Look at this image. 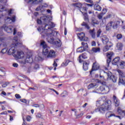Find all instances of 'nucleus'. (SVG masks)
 Segmentation results:
<instances>
[{"mask_svg":"<svg viewBox=\"0 0 125 125\" xmlns=\"http://www.w3.org/2000/svg\"><path fill=\"white\" fill-rule=\"evenodd\" d=\"M108 43H110V45L107 44L104 48L103 51H104V52H106V51H108V50H109V49H110V48H111V47H112V46H113V43L112 42H109Z\"/></svg>","mask_w":125,"mask_h":125,"instance_id":"aec40b11","label":"nucleus"},{"mask_svg":"<svg viewBox=\"0 0 125 125\" xmlns=\"http://www.w3.org/2000/svg\"><path fill=\"white\" fill-rule=\"evenodd\" d=\"M0 71L2 72V73H4L5 70H4V68H0Z\"/></svg>","mask_w":125,"mask_h":125,"instance_id":"69168bd1","label":"nucleus"},{"mask_svg":"<svg viewBox=\"0 0 125 125\" xmlns=\"http://www.w3.org/2000/svg\"><path fill=\"white\" fill-rule=\"evenodd\" d=\"M122 38L121 34H118L117 36V38L118 40H121V38Z\"/></svg>","mask_w":125,"mask_h":125,"instance_id":"603ef678","label":"nucleus"},{"mask_svg":"<svg viewBox=\"0 0 125 125\" xmlns=\"http://www.w3.org/2000/svg\"><path fill=\"white\" fill-rule=\"evenodd\" d=\"M123 43H118L117 44V48L118 50H122L123 49Z\"/></svg>","mask_w":125,"mask_h":125,"instance_id":"c9c22d12","label":"nucleus"},{"mask_svg":"<svg viewBox=\"0 0 125 125\" xmlns=\"http://www.w3.org/2000/svg\"><path fill=\"white\" fill-rule=\"evenodd\" d=\"M81 57H82V58H83V59H86V58H87V56H86V53H83L81 55L79 56V61L80 63H82V62H83Z\"/></svg>","mask_w":125,"mask_h":125,"instance_id":"412c9836","label":"nucleus"},{"mask_svg":"<svg viewBox=\"0 0 125 125\" xmlns=\"http://www.w3.org/2000/svg\"><path fill=\"white\" fill-rule=\"evenodd\" d=\"M101 101H97V106L98 108H96L94 111H91V114H94V112L97 113V112H99L101 114H104L106 111H109L111 107L109 105V103L108 102H105L101 104Z\"/></svg>","mask_w":125,"mask_h":125,"instance_id":"7ed1b4c3","label":"nucleus"},{"mask_svg":"<svg viewBox=\"0 0 125 125\" xmlns=\"http://www.w3.org/2000/svg\"><path fill=\"white\" fill-rule=\"evenodd\" d=\"M36 117L37 118H41V119H42V114L40 113H37L36 115Z\"/></svg>","mask_w":125,"mask_h":125,"instance_id":"864d4df0","label":"nucleus"},{"mask_svg":"<svg viewBox=\"0 0 125 125\" xmlns=\"http://www.w3.org/2000/svg\"><path fill=\"white\" fill-rule=\"evenodd\" d=\"M115 116L114 114L111 113L110 112H108L105 114V117L106 119H109V118H111V117H113Z\"/></svg>","mask_w":125,"mask_h":125,"instance_id":"f704fd0d","label":"nucleus"},{"mask_svg":"<svg viewBox=\"0 0 125 125\" xmlns=\"http://www.w3.org/2000/svg\"><path fill=\"white\" fill-rule=\"evenodd\" d=\"M41 7H42V8L44 7H47V5L46 4H44V5H41Z\"/></svg>","mask_w":125,"mask_h":125,"instance_id":"774afa93","label":"nucleus"},{"mask_svg":"<svg viewBox=\"0 0 125 125\" xmlns=\"http://www.w3.org/2000/svg\"><path fill=\"white\" fill-rule=\"evenodd\" d=\"M15 97H16V98H17V99H20V98H21L20 95H19L18 94H16L15 95Z\"/></svg>","mask_w":125,"mask_h":125,"instance_id":"de8ad7c7","label":"nucleus"},{"mask_svg":"<svg viewBox=\"0 0 125 125\" xmlns=\"http://www.w3.org/2000/svg\"><path fill=\"white\" fill-rule=\"evenodd\" d=\"M104 74H105L106 76L107 77V79H109V80H112L113 83H116L117 82V78L115 77V76L112 75V73L111 72H106L104 71Z\"/></svg>","mask_w":125,"mask_h":125,"instance_id":"1a4fd4ad","label":"nucleus"},{"mask_svg":"<svg viewBox=\"0 0 125 125\" xmlns=\"http://www.w3.org/2000/svg\"><path fill=\"white\" fill-rule=\"evenodd\" d=\"M82 45L83 46L82 47L83 49V50H86L87 48H88V45H87V43H85L84 42H82Z\"/></svg>","mask_w":125,"mask_h":125,"instance_id":"7c9ffc66","label":"nucleus"},{"mask_svg":"<svg viewBox=\"0 0 125 125\" xmlns=\"http://www.w3.org/2000/svg\"><path fill=\"white\" fill-rule=\"evenodd\" d=\"M86 2H88L89 3L91 4H88L86 3H84L83 4L85 7H83V10L84 11H87V7H92V6H93L94 5V4H93V1L92 0H84Z\"/></svg>","mask_w":125,"mask_h":125,"instance_id":"6e6552de","label":"nucleus"},{"mask_svg":"<svg viewBox=\"0 0 125 125\" xmlns=\"http://www.w3.org/2000/svg\"><path fill=\"white\" fill-rule=\"evenodd\" d=\"M20 101L21 102H22V103H27V100L25 99H21Z\"/></svg>","mask_w":125,"mask_h":125,"instance_id":"8fccbe9b","label":"nucleus"},{"mask_svg":"<svg viewBox=\"0 0 125 125\" xmlns=\"http://www.w3.org/2000/svg\"><path fill=\"white\" fill-rule=\"evenodd\" d=\"M113 24L114 21H110V22H108L106 26V30L110 31V30L112 29V26H113Z\"/></svg>","mask_w":125,"mask_h":125,"instance_id":"4be33fe9","label":"nucleus"},{"mask_svg":"<svg viewBox=\"0 0 125 125\" xmlns=\"http://www.w3.org/2000/svg\"><path fill=\"white\" fill-rule=\"evenodd\" d=\"M39 107L40 110H43V109H44V105L43 104H42L40 105H39Z\"/></svg>","mask_w":125,"mask_h":125,"instance_id":"c03bdc74","label":"nucleus"},{"mask_svg":"<svg viewBox=\"0 0 125 125\" xmlns=\"http://www.w3.org/2000/svg\"><path fill=\"white\" fill-rule=\"evenodd\" d=\"M98 89L100 91H104L105 94L110 91V88L106 85H102Z\"/></svg>","mask_w":125,"mask_h":125,"instance_id":"9b49d317","label":"nucleus"},{"mask_svg":"<svg viewBox=\"0 0 125 125\" xmlns=\"http://www.w3.org/2000/svg\"><path fill=\"white\" fill-rule=\"evenodd\" d=\"M88 65H89V61H85L83 62V69L84 71L88 70Z\"/></svg>","mask_w":125,"mask_h":125,"instance_id":"dca6fc26","label":"nucleus"},{"mask_svg":"<svg viewBox=\"0 0 125 125\" xmlns=\"http://www.w3.org/2000/svg\"><path fill=\"white\" fill-rule=\"evenodd\" d=\"M84 16V20L86 22H89V19H88V15H87V13H84L83 14Z\"/></svg>","mask_w":125,"mask_h":125,"instance_id":"2f4dec72","label":"nucleus"},{"mask_svg":"<svg viewBox=\"0 0 125 125\" xmlns=\"http://www.w3.org/2000/svg\"><path fill=\"white\" fill-rule=\"evenodd\" d=\"M6 51H7L6 48H3L1 50V52L3 54H4L5 52H6Z\"/></svg>","mask_w":125,"mask_h":125,"instance_id":"09e8293b","label":"nucleus"},{"mask_svg":"<svg viewBox=\"0 0 125 125\" xmlns=\"http://www.w3.org/2000/svg\"><path fill=\"white\" fill-rule=\"evenodd\" d=\"M125 85V78H119V85Z\"/></svg>","mask_w":125,"mask_h":125,"instance_id":"b1692460","label":"nucleus"},{"mask_svg":"<svg viewBox=\"0 0 125 125\" xmlns=\"http://www.w3.org/2000/svg\"><path fill=\"white\" fill-rule=\"evenodd\" d=\"M120 57H117L115 59H114L112 61V65H117V66H118L120 62Z\"/></svg>","mask_w":125,"mask_h":125,"instance_id":"4468645a","label":"nucleus"},{"mask_svg":"<svg viewBox=\"0 0 125 125\" xmlns=\"http://www.w3.org/2000/svg\"><path fill=\"white\" fill-rule=\"evenodd\" d=\"M9 84V82H5L4 84H2V87H6Z\"/></svg>","mask_w":125,"mask_h":125,"instance_id":"79ce46f5","label":"nucleus"},{"mask_svg":"<svg viewBox=\"0 0 125 125\" xmlns=\"http://www.w3.org/2000/svg\"><path fill=\"white\" fill-rule=\"evenodd\" d=\"M26 120L27 121V122H30V121H31V116H27V117H26Z\"/></svg>","mask_w":125,"mask_h":125,"instance_id":"13d9d810","label":"nucleus"},{"mask_svg":"<svg viewBox=\"0 0 125 125\" xmlns=\"http://www.w3.org/2000/svg\"><path fill=\"white\" fill-rule=\"evenodd\" d=\"M34 69H35V70H38V69H40V65H39L38 64H36L34 66Z\"/></svg>","mask_w":125,"mask_h":125,"instance_id":"a18cd8bd","label":"nucleus"},{"mask_svg":"<svg viewBox=\"0 0 125 125\" xmlns=\"http://www.w3.org/2000/svg\"><path fill=\"white\" fill-rule=\"evenodd\" d=\"M29 1H32L34 4H40L42 0H29Z\"/></svg>","mask_w":125,"mask_h":125,"instance_id":"c85d7f7f","label":"nucleus"},{"mask_svg":"<svg viewBox=\"0 0 125 125\" xmlns=\"http://www.w3.org/2000/svg\"><path fill=\"white\" fill-rule=\"evenodd\" d=\"M82 26L85 27V29H87V30H89L90 27L89 25L87 24V23L83 21L82 24Z\"/></svg>","mask_w":125,"mask_h":125,"instance_id":"72a5a7b5","label":"nucleus"},{"mask_svg":"<svg viewBox=\"0 0 125 125\" xmlns=\"http://www.w3.org/2000/svg\"><path fill=\"white\" fill-rule=\"evenodd\" d=\"M14 32H13V35H16V33H17V29L16 28H14L13 29Z\"/></svg>","mask_w":125,"mask_h":125,"instance_id":"bf43d9fd","label":"nucleus"},{"mask_svg":"<svg viewBox=\"0 0 125 125\" xmlns=\"http://www.w3.org/2000/svg\"><path fill=\"white\" fill-rule=\"evenodd\" d=\"M55 27V24L53 22H49L48 24L46 23L44 27V30L45 33V36L47 37H51V36H56L57 35V32L51 29H53Z\"/></svg>","mask_w":125,"mask_h":125,"instance_id":"20e7f679","label":"nucleus"},{"mask_svg":"<svg viewBox=\"0 0 125 125\" xmlns=\"http://www.w3.org/2000/svg\"><path fill=\"white\" fill-rule=\"evenodd\" d=\"M96 85L94 84V83H91L90 84L88 85L87 88L88 89H90L91 88H93V87H94V86H95Z\"/></svg>","mask_w":125,"mask_h":125,"instance_id":"a19ab883","label":"nucleus"},{"mask_svg":"<svg viewBox=\"0 0 125 125\" xmlns=\"http://www.w3.org/2000/svg\"><path fill=\"white\" fill-rule=\"evenodd\" d=\"M17 34L19 37H22V33H21V32H18Z\"/></svg>","mask_w":125,"mask_h":125,"instance_id":"338daca9","label":"nucleus"},{"mask_svg":"<svg viewBox=\"0 0 125 125\" xmlns=\"http://www.w3.org/2000/svg\"><path fill=\"white\" fill-rule=\"evenodd\" d=\"M102 41L103 42L104 44H107V43L111 42L109 41V38H108V37H107L106 36H103L102 37Z\"/></svg>","mask_w":125,"mask_h":125,"instance_id":"2eb2a0df","label":"nucleus"},{"mask_svg":"<svg viewBox=\"0 0 125 125\" xmlns=\"http://www.w3.org/2000/svg\"><path fill=\"white\" fill-rule=\"evenodd\" d=\"M118 72L119 74V78H125V74L122 71L118 70Z\"/></svg>","mask_w":125,"mask_h":125,"instance_id":"e433bc0d","label":"nucleus"},{"mask_svg":"<svg viewBox=\"0 0 125 125\" xmlns=\"http://www.w3.org/2000/svg\"><path fill=\"white\" fill-rule=\"evenodd\" d=\"M77 36L79 40L81 41H84V42H87L88 41V38L85 37V34L83 32L78 33Z\"/></svg>","mask_w":125,"mask_h":125,"instance_id":"f8f14e48","label":"nucleus"},{"mask_svg":"<svg viewBox=\"0 0 125 125\" xmlns=\"http://www.w3.org/2000/svg\"><path fill=\"white\" fill-rule=\"evenodd\" d=\"M91 36L93 39H95V37H96L95 33H92V34H91Z\"/></svg>","mask_w":125,"mask_h":125,"instance_id":"052dcab7","label":"nucleus"},{"mask_svg":"<svg viewBox=\"0 0 125 125\" xmlns=\"http://www.w3.org/2000/svg\"><path fill=\"white\" fill-rule=\"evenodd\" d=\"M72 6H75V7H78V8H82L83 9V7H82L83 4L81 3H72Z\"/></svg>","mask_w":125,"mask_h":125,"instance_id":"5701e85b","label":"nucleus"},{"mask_svg":"<svg viewBox=\"0 0 125 125\" xmlns=\"http://www.w3.org/2000/svg\"><path fill=\"white\" fill-rule=\"evenodd\" d=\"M121 69H124L125 67V62L122 61L121 62H120L118 64V65Z\"/></svg>","mask_w":125,"mask_h":125,"instance_id":"cd10ccee","label":"nucleus"},{"mask_svg":"<svg viewBox=\"0 0 125 125\" xmlns=\"http://www.w3.org/2000/svg\"><path fill=\"white\" fill-rule=\"evenodd\" d=\"M92 51L94 53H97V52H100V48L99 47H93L92 49Z\"/></svg>","mask_w":125,"mask_h":125,"instance_id":"c756f323","label":"nucleus"},{"mask_svg":"<svg viewBox=\"0 0 125 125\" xmlns=\"http://www.w3.org/2000/svg\"><path fill=\"white\" fill-rule=\"evenodd\" d=\"M102 33V30H101V29H99L97 32V38H100V35H101Z\"/></svg>","mask_w":125,"mask_h":125,"instance_id":"58836bf2","label":"nucleus"},{"mask_svg":"<svg viewBox=\"0 0 125 125\" xmlns=\"http://www.w3.org/2000/svg\"><path fill=\"white\" fill-rule=\"evenodd\" d=\"M42 7V6H39V7H38L36 9V11H40V10H41Z\"/></svg>","mask_w":125,"mask_h":125,"instance_id":"49530a36","label":"nucleus"},{"mask_svg":"<svg viewBox=\"0 0 125 125\" xmlns=\"http://www.w3.org/2000/svg\"><path fill=\"white\" fill-rule=\"evenodd\" d=\"M33 107H35V108H39L40 107V104H34L33 105Z\"/></svg>","mask_w":125,"mask_h":125,"instance_id":"6e6d98bb","label":"nucleus"},{"mask_svg":"<svg viewBox=\"0 0 125 125\" xmlns=\"http://www.w3.org/2000/svg\"><path fill=\"white\" fill-rule=\"evenodd\" d=\"M94 10H97V11H101L102 8L99 5L95 4L94 5Z\"/></svg>","mask_w":125,"mask_h":125,"instance_id":"bb28decb","label":"nucleus"},{"mask_svg":"<svg viewBox=\"0 0 125 125\" xmlns=\"http://www.w3.org/2000/svg\"><path fill=\"white\" fill-rule=\"evenodd\" d=\"M13 67H14L15 68H17V67H18V64L17 63L14 62V63H13Z\"/></svg>","mask_w":125,"mask_h":125,"instance_id":"4d7b16f0","label":"nucleus"},{"mask_svg":"<svg viewBox=\"0 0 125 125\" xmlns=\"http://www.w3.org/2000/svg\"><path fill=\"white\" fill-rule=\"evenodd\" d=\"M113 99L114 103L115 104V106L118 107V106H120V100L118 99V98L116 97V96H113Z\"/></svg>","mask_w":125,"mask_h":125,"instance_id":"f3484780","label":"nucleus"},{"mask_svg":"<svg viewBox=\"0 0 125 125\" xmlns=\"http://www.w3.org/2000/svg\"><path fill=\"white\" fill-rule=\"evenodd\" d=\"M0 115H7V112L6 111H4L3 112H1L0 113Z\"/></svg>","mask_w":125,"mask_h":125,"instance_id":"680f3d73","label":"nucleus"},{"mask_svg":"<svg viewBox=\"0 0 125 125\" xmlns=\"http://www.w3.org/2000/svg\"><path fill=\"white\" fill-rule=\"evenodd\" d=\"M13 42H15L12 44L11 48H10L8 51V54L9 55H12L17 59H21L24 57V53L23 51H18L17 53L15 51V48H17L19 44H20V43L18 42V37H15L13 40Z\"/></svg>","mask_w":125,"mask_h":125,"instance_id":"f257e3e1","label":"nucleus"},{"mask_svg":"<svg viewBox=\"0 0 125 125\" xmlns=\"http://www.w3.org/2000/svg\"><path fill=\"white\" fill-rule=\"evenodd\" d=\"M53 66L54 67H57V63H56L55 61H54Z\"/></svg>","mask_w":125,"mask_h":125,"instance_id":"0e129e2a","label":"nucleus"},{"mask_svg":"<svg viewBox=\"0 0 125 125\" xmlns=\"http://www.w3.org/2000/svg\"><path fill=\"white\" fill-rule=\"evenodd\" d=\"M1 29L4 30L7 33H12L13 32V27L11 26H7L5 24L2 26Z\"/></svg>","mask_w":125,"mask_h":125,"instance_id":"ddd939ff","label":"nucleus"},{"mask_svg":"<svg viewBox=\"0 0 125 125\" xmlns=\"http://www.w3.org/2000/svg\"><path fill=\"white\" fill-rule=\"evenodd\" d=\"M83 46L80 47L78 48H77V52H83V51H85V50H83Z\"/></svg>","mask_w":125,"mask_h":125,"instance_id":"4c0bfd02","label":"nucleus"},{"mask_svg":"<svg viewBox=\"0 0 125 125\" xmlns=\"http://www.w3.org/2000/svg\"><path fill=\"white\" fill-rule=\"evenodd\" d=\"M95 30L94 29H92V30H89V33L90 34V35H91L92 34H94L95 32Z\"/></svg>","mask_w":125,"mask_h":125,"instance_id":"5fc2aeb1","label":"nucleus"},{"mask_svg":"<svg viewBox=\"0 0 125 125\" xmlns=\"http://www.w3.org/2000/svg\"><path fill=\"white\" fill-rule=\"evenodd\" d=\"M24 61L21 62V64H26V63H33V57L32 55H27Z\"/></svg>","mask_w":125,"mask_h":125,"instance_id":"9d476101","label":"nucleus"},{"mask_svg":"<svg viewBox=\"0 0 125 125\" xmlns=\"http://www.w3.org/2000/svg\"><path fill=\"white\" fill-rule=\"evenodd\" d=\"M40 46H42L43 48L42 55L43 56H46L47 58H55L56 57L55 51L53 50H50V47L47 46L45 42H41Z\"/></svg>","mask_w":125,"mask_h":125,"instance_id":"f03ea898","label":"nucleus"},{"mask_svg":"<svg viewBox=\"0 0 125 125\" xmlns=\"http://www.w3.org/2000/svg\"><path fill=\"white\" fill-rule=\"evenodd\" d=\"M91 24L93 26H94L95 25H99V21H97L95 18H92L91 20Z\"/></svg>","mask_w":125,"mask_h":125,"instance_id":"393cba45","label":"nucleus"},{"mask_svg":"<svg viewBox=\"0 0 125 125\" xmlns=\"http://www.w3.org/2000/svg\"><path fill=\"white\" fill-rule=\"evenodd\" d=\"M107 12V9L104 8L103 9L102 13V14H106V13Z\"/></svg>","mask_w":125,"mask_h":125,"instance_id":"3c124183","label":"nucleus"},{"mask_svg":"<svg viewBox=\"0 0 125 125\" xmlns=\"http://www.w3.org/2000/svg\"><path fill=\"white\" fill-rule=\"evenodd\" d=\"M16 17L15 16H14L12 17L11 19L10 18L8 17L7 19L6 20V21H7V23H8L9 24H10L11 22H14L16 21Z\"/></svg>","mask_w":125,"mask_h":125,"instance_id":"6ab92c4d","label":"nucleus"},{"mask_svg":"<svg viewBox=\"0 0 125 125\" xmlns=\"http://www.w3.org/2000/svg\"><path fill=\"white\" fill-rule=\"evenodd\" d=\"M124 111L123 110L122 108H121L120 107H118L117 109V113H118L119 115L120 116H123V114L124 113Z\"/></svg>","mask_w":125,"mask_h":125,"instance_id":"473e14b6","label":"nucleus"},{"mask_svg":"<svg viewBox=\"0 0 125 125\" xmlns=\"http://www.w3.org/2000/svg\"><path fill=\"white\" fill-rule=\"evenodd\" d=\"M70 62V61H69V60H67L65 61V62H63L62 64V67H65V66H67V65H68V64H69V63Z\"/></svg>","mask_w":125,"mask_h":125,"instance_id":"ea45409f","label":"nucleus"},{"mask_svg":"<svg viewBox=\"0 0 125 125\" xmlns=\"http://www.w3.org/2000/svg\"><path fill=\"white\" fill-rule=\"evenodd\" d=\"M121 23V21H117L116 22H114V23L112 24V28L113 29H117L118 27L120 25V23Z\"/></svg>","mask_w":125,"mask_h":125,"instance_id":"a878e982","label":"nucleus"},{"mask_svg":"<svg viewBox=\"0 0 125 125\" xmlns=\"http://www.w3.org/2000/svg\"><path fill=\"white\" fill-rule=\"evenodd\" d=\"M98 69H99V65L94 63L93 64L92 69L90 71V74L91 75V73H92L93 71H96L97 70H98Z\"/></svg>","mask_w":125,"mask_h":125,"instance_id":"a211bd4d","label":"nucleus"},{"mask_svg":"<svg viewBox=\"0 0 125 125\" xmlns=\"http://www.w3.org/2000/svg\"><path fill=\"white\" fill-rule=\"evenodd\" d=\"M91 44L92 46H95V45H96V43L95 42L93 41L92 42Z\"/></svg>","mask_w":125,"mask_h":125,"instance_id":"e2e57ef3","label":"nucleus"},{"mask_svg":"<svg viewBox=\"0 0 125 125\" xmlns=\"http://www.w3.org/2000/svg\"><path fill=\"white\" fill-rule=\"evenodd\" d=\"M107 57L106 60V67H108L110 66V63H111V61H112V57L114 55V53L113 52H109L106 53Z\"/></svg>","mask_w":125,"mask_h":125,"instance_id":"0eeeda50","label":"nucleus"},{"mask_svg":"<svg viewBox=\"0 0 125 125\" xmlns=\"http://www.w3.org/2000/svg\"><path fill=\"white\" fill-rule=\"evenodd\" d=\"M103 17V15H102V13L100 14L98 16V19H99V20H101V19H102Z\"/></svg>","mask_w":125,"mask_h":125,"instance_id":"37998d69","label":"nucleus"},{"mask_svg":"<svg viewBox=\"0 0 125 125\" xmlns=\"http://www.w3.org/2000/svg\"><path fill=\"white\" fill-rule=\"evenodd\" d=\"M53 37H55V36L51 35V36H47V42L51 43V44H54V45H55L56 47H61V44H62L61 41L58 40V41H55Z\"/></svg>","mask_w":125,"mask_h":125,"instance_id":"39448f33","label":"nucleus"},{"mask_svg":"<svg viewBox=\"0 0 125 125\" xmlns=\"http://www.w3.org/2000/svg\"><path fill=\"white\" fill-rule=\"evenodd\" d=\"M38 24H45L46 25L47 23H49V18L47 16H43L41 17V19L37 20Z\"/></svg>","mask_w":125,"mask_h":125,"instance_id":"423d86ee","label":"nucleus"}]
</instances>
